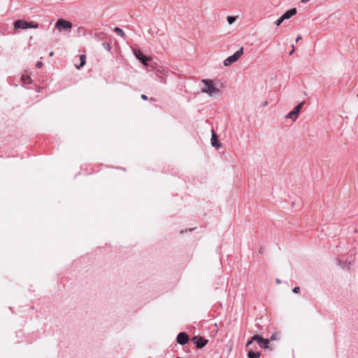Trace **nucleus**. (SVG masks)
I'll return each instance as SVG.
<instances>
[{"label": "nucleus", "mask_w": 358, "mask_h": 358, "mask_svg": "<svg viewBox=\"0 0 358 358\" xmlns=\"http://www.w3.org/2000/svg\"><path fill=\"white\" fill-rule=\"evenodd\" d=\"M141 99H143V100H147L148 99V96L145 94H142L141 95Z\"/></svg>", "instance_id": "obj_24"}, {"label": "nucleus", "mask_w": 358, "mask_h": 358, "mask_svg": "<svg viewBox=\"0 0 358 358\" xmlns=\"http://www.w3.org/2000/svg\"><path fill=\"white\" fill-rule=\"evenodd\" d=\"M42 66H43V62H38L36 63V66L37 68H41V67H42Z\"/></svg>", "instance_id": "obj_20"}, {"label": "nucleus", "mask_w": 358, "mask_h": 358, "mask_svg": "<svg viewBox=\"0 0 358 358\" xmlns=\"http://www.w3.org/2000/svg\"><path fill=\"white\" fill-rule=\"evenodd\" d=\"M296 13H297L296 8H292V9L287 10V12H285L282 15V17L284 19V20H288V19L291 18L293 15L296 14Z\"/></svg>", "instance_id": "obj_10"}, {"label": "nucleus", "mask_w": 358, "mask_h": 358, "mask_svg": "<svg viewBox=\"0 0 358 358\" xmlns=\"http://www.w3.org/2000/svg\"><path fill=\"white\" fill-rule=\"evenodd\" d=\"M102 46L103 47L104 49H106V50L108 51H110V49H111V45L110 43H107V42H103L102 43Z\"/></svg>", "instance_id": "obj_16"}, {"label": "nucleus", "mask_w": 358, "mask_h": 358, "mask_svg": "<svg viewBox=\"0 0 358 358\" xmlns=\"http://www.w3.org/2000/svg\"><path fill=\"white\" fill-rule=\"evenodd\" d=\"M357 96H358V94H357Z\"/></svg>", "instance_id": "obj_32"}, {"label": "nucleus", "mask_w": 358, "mask_h": 358, "mask_svg": "<svg viewBox=\"0 0 358 358\" xmlns=\"http://www.w3.org/2000/svg\"><path fill=\"white\" fill-rule=\"evenodd\" d=\"M293 292L295 293V294H297L300 292V287H295L294 289H293Z\"/></svg>", "instance_id": "obj_19"}, {"label": "nucleus", "mask_w": 358, "mask_h": 358, "mask_svg": "<svg viewBox=\"0 0 358 358\" xmlns=\"http://www.w3.org/2000/svg\"><path fill=\"white\" fill-rule=\"evenodd\" d=\"M201 82L205 85V87L201 90L202 93H206L213 96L219 92V90L214 86L213 80L203 79Z\"/></svg>", "instance_id": "obj_1"}, {"label": "nucleus", "mask_w": 358, "mask_h": 358, "mask_svg": "<svg viewBox=\"0 0 358 358\" xmlns=\"http://www.w3.org/2000/svg\"><path fill=\"white\" fill-rule=\"evenodd\" d=\"M113 31L117 34H118L119 36H120L121 37H124V32L123 31V30L122 29H120V27H115Z\"/></svg>", "instance_id": "obj_14"}, {"label": "nucleus", "mask_w": 358, "mask_h": 358, "mask_svg": "<svg viewBox=\"0 0 358 358\" xmlns=\"http://www.w3.org/2000/svg\"><path fill=\"white\" fill-rule=\"evenodd\" d=\"M301 39V36H298L296 38V42L297 43L298 41H299Z\"/></svg>", "instance_id": "obj_26"}, {"label": "nucleus", "mask_w": 358, "mask_h": 358, "mask_svg": "<svg viewBox=\"0 0 358 358\" xmlns=\"http://www.w3.org/2000/svg\"><path fill=\"white\" fill-rule=\"evenodd\" d=\"M85 59H86V56L85 55H80V64L79 66L76 65V68L78 69H80L81 67H83L85 64Z\"/></svg>", "instance_id": "obj_12"}, {"label": "nucleus", "mask_w": 358, "mask_h": 358, "mask_svg": "<svg viewBox=\"0 0 358 358\" xmlns=\"http://www.w3.org/2000/svg\"><path fill=\"white\" fill-rule=\"evenodd\" d=\"M22 80H23V82L25 83L27 81V80H29V77H24V76H22Z\"/></svg>", "instance_id": "obj_21"}, {"label": "nucleus", "mask_w": 358, "mask_h": 358, "mask_svg": "<svg viewBox=\"0 0 358 358\" xmlns=\"http://www.w3.org/2000/svg\"><path fill=\"white\" fill-rule=\"evenodd\" d=\"M38 27V24L35 22H27L23 20H16L14 22V29H26L28 28L36 29Z\"/></svg>", "instance_id": "obj_2"}, {"label": "nucleus", "mask_w": 358, "mask_h": 358, "mask_svg": "<svg viewBox=\"0 0 358 358\" xmlns=\"http://www.w3.org/2000/svg\"><path fill=\"white\" fill-rule=\"evenodd\" d=\"M310 0H301V2L303 3H306L309 1Z\"/></svg>", "instance_id": "obj_27"}, {"label": "nucleus", "mask_w": 358, "mask_h": 358, "mask_svg": "<svg viewBox=\"0 0 358 358\" xmlns=\"http://www.w3.org/2000/svg\"><path fill=\"white\" fill-rule=\"evenodd\" d=\"M236 20V17H233V16H228L227 17V22H229V24H232L235 22Z\"/></svg>", "instance_id": "obj_17"}, {"label": "nucleus", "mask_w": 358, "mask_h": 358, "mask_svg": "<svg viewBox=\"0 0 358 358\" xmlns=\"http://www.w3.org/2000/svg\"><path fill=\"white\" fill-rule=\"evenodd\" d=\"M192 341L196 345V347L199 348L204 347L208 343V340L203 338L201 336L193 337Z\"/></svg>", "instance_id": "obj_7"}, {"label": "nucleus", "mask_w": 358, "mask_h": 358, "mask_svg": "<svg viewBox=\"0 0 358 358\" xmlns=\"http://www.w3.org/2000/svg\"><path fill=\"white\" fill-rule=\"evenodd\" d=\"M53 55H54V52H50L49 53V56H50V57H52V56H53Z\"/></svg>", "instance_id": "obj_29"}, {"label": "nucleus", "mask_w": 358, "mask_h": 358, "mask_svg": "<svg viewBox=\"0 0 358 358\" xmlns=\"http://www.w3.org/2000/svg\"><path fill=\"white\" fill-rule=\"evenodd\" d=\"M275 339V336H274V335L271 336V341H274Z\"/></svg>", "instance_id": "obj_28"}, {"label": "nucleus", "mask_w": 358, "mask_h": 358, "mask_svg": "<svg viewBox=\"0 0 358 358\" xmlns=\"http://www.w3.org/2000/svg\"><path fill=\"white\" fill-rule=\"evenodd\" d=\"M260 353L250 351L248 354V358H259Z\"/></svg>", "instance_id": "obj_13"}, {"label": "nucleus", "mask_w": 358, "mask_h": 358, "mask_svg": "<svg viewBox=\"0 0 358 358\" xmlns=\"http://www.w3.org/2000/svg\"><path fill=\"white\" fill-rule=\"evenodd\" d=\"M188 341H189V336L187 333L180 332L178 334V335L177 336V342L180 345H185L186 343H187Z\"/></svg>", "instance_id": "obj_8"}, {"label": "nucleus", "mask_w": 358, "mask_h": 358, "mask_svg": "<svg viewBox=\"0 0 358 358\" xmlns=\"http://www.w3.org/2000/svg\"><path fill=\"white\" fill-rule=\"evenodd\" d=\"M276 283L277 284H280V280L279 279H276Z\"/></svg>", "instance_id": "obj_31"}, {"label": "nucleus", "mask_w": 358, "mask_h": 358, "mask_svg": "<svg viewBox=\"0 0 358 358\" xmlns=\"http://www.w3.org/2000/svg\"><path fill=\"white\" fill-rule=\"evenodd\" d=\"M152 59L150 57H146L145 55L142 56L138 60L141 61V62L145 65H148V62Z\"/></svg>", "instance_id": "obj_11"}, {"label": "nucleus", "mask_w": 358, "mask_h": 358, "mask_svg": "<svg viewBox=\"0 0 358 358\" xmlns=\"http://www.w3.org/2000/svg\"><path fill=\"white\" fill-rule=\"evenodd\" d=\"M294 45H292V50H290V52H289V55H292L294 53Z\"/></svg>", "instance_id": "obj_25"}, {"label": "nucleus", "mask_w": 358, "mask_h": 358, "mask_svg": "<svg viewBox=\"0 0 358 358\" xmlns=\"http://www.w3.org/2000/svg\"><path fill=\"white\" fill-rule=\"evenodd\" d=\"M253 341V338L252 340L248 341L246 343V347H248L250 345H251Z\"/></svg>", "instance_id": "obj_22"}, {"label": "nucleus", "mask_w": 358, "mask_h": 358, "mask_svg": "<svg viewBox=\"0 0 358 358\" xmlns=\"http://www.w3.org/2000/svg\"><path fill=\"white\" fill-rule=\"evenodd\" d=\"M55 27L59 31L67 30L72 28V23L69 21L63 19H59L57 21L55 24Z\"/></svg>", "instance_id": "obj_4"}, {"label": "nucleus", "mask_w": 358, "mask_h": 358, "mask_svg": "<svg viewBox=\"0 0 358 358\" xmlns=\"http://www.w3.org/2000/svg\"><path fill=\"white\" fill-rule=\"evenodd\" d=\"M211 145L215 148H219L221 146V144L218 143L217 136L215 133L214 130H212Z\"/></svg>", "instance_id": "obj_9"}, {"label": "nucleus", "mask_w": 358, "mask_h": 358, "mask_svg": "<svg viewBox=\"0 0 358 358\" xmlns=\"http://www.w3.org/2000/svg\"><path fill=\"white\" fill-rule=\"evenodd\" d=\"M284 21V19L282 18V17L281 16L279 19H278L276 21H275V24L277 26H279L280 24H281V23Z\"/></svg>", "instance_id": "obj_18"}, {"label": "nucleus", "mask_w": 358, "mask_h": 358, "mask_svg": "<svg viewBox=\"0 0 358 358\" xmlns=\"http://www.w3.org/2000/svg\"><path fill=\"white\" fill-rule=\"evenodd\" d=\"M338 265H339L341 267H342V268H344V267H345V266H344V265H343V264H342V262H341V260H339V259L338 260Z\"/></svg>", "instance_id": "obj_23"}, {"label": "nucleus", "mask_w": 358, "mask_h": 358, "mask_svg": "<svg viewBox=\"0 0 358 358\" xmlns=\"http://www.w3.org/2000/svg\"><path fill=\"white\" fill-rule=\"evenodd\" d=\"M253 340L257 341V343L260 345V347L263 348H269V341L268 339H264L259 335H255L253 336Z\"/></svg>", "instance_id": "obj_6"}, {"label": "nucleus", "mask_w": 358, "mask_h": 358, "mask_svg": "<svg viewBox=\"0 0 358 358\" xmlns=\"http://www.w3.org/2000/svg\"><path fill=\"white\" fill-rule=\"evenodd\" d=\"M259 253H263L264 252L263 248H260V250H259Z\"/></svg>", "instance_id": "obj_30"}, {"label": "nucleus", "mask_w": 358, "mask_h": 358, "mask_svg": "<svg viewBox=\"0 0 358 358\" xmlns=\"http://www.w3.org/2000/svg\"><path fill=\"white\" fill-rule=\"evenodd\" d=\"M133 51L134 55L138 59H139L142 56H143V55L139 50L134 49Z\"/></svg>", "instance_id": "obj_15"}, {"label": "nucleus", "mask_w": 358, "mask_h": 358, "mask_svg": "<svg viewBox=\"0 0 358 358\" xmlns=\"http://www.w3.org/2000/svg\"><path fill=\"white\" fill-rule=\"evenodd\" d=\"M303 104L304 102H301V103L297 105L292 111H291L286 115V118L292 119L293 121H295L297 119L300 110L302 108Z\"/></svg>", "instance_id": "obj_5"}, {"label": "nucleus", "mask_w": 358, "mask_h": 358, "mask_svg": "<svg viewBox=\"0 0 358 358\" xmlns=\"http://www.w3.org/2000/svg\"><path fill=\"white\" fill-rule=\"evenodd\" d=\"M243 54V48L241 47L238 50H237L234 54L228 57L224 61V65L226 66H230L231 64L236 62L238 61L241 57Z\"/></svg>", "instance_id": "obj_3"}]
</instances>
